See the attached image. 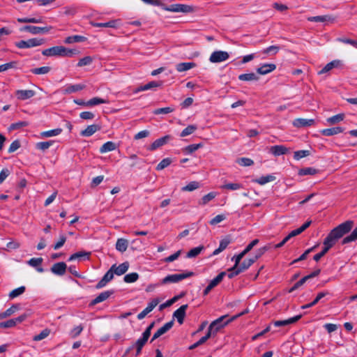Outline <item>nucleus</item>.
Returning a JSON list of instances; mask_svg holds the SVG:
<instances>
[{
  "label": "nucleus",
  "mask_w": 357,
  "mask_h": 357,
  "mask_svg": "<svg viewBox=\"0 0 357 357\" xmlns=\"http://www.w3.org/2000/svg\"><path fill=\"white\" fill-rule=\"evenodd\" d=\"M354 225V222L353 220H347L333 228L324 240V247L323 250L319 253L316 254L313 257V259L319 261L341 238L351 231Z\"/></svg>",
  "instance_id": "obj_1"
},
{
  "label": "nucleus",
  "mask_w": 357,
  "mask_h": 357,
  "mask_svg": "<svg viewBox=\"0 0 357 357\" xmlns=\"http://www.w3.org/2000/svg\"><path fill=\"white\" fill-rule=\"evenodd\" d=\"M227 317L228 315H223L211 323L208 326V331L212 333L211 336H215L220 329L232 321H229V319L226 321H223L224 319Z\"/></svg>",
  "instance_id": "obj_2"
},
{
  "label": "nucleus",
  "mask_w": 357,
  "mask_h": 357,
  "mask_svg": "<svg viewBox=\"0 0 357 357\" xmlns=\"http://www.w3.org/2000/svg\"><path fill=\"white\" fill-rule=\"evenodd\" d=\"M195 275L194 272L188 271L181 274L168 275L161 280V284H166L168 283H176L182 280L192 277Z\"/></svg>",
  "instance_id": "obj_3"
},
{
  "label": "nucleus",
  "mask_w": 357,
  "mask_h": 357,
  "mask_svg": "<svg viewBox=\"0 0 357 357\" xmlns=\"http://www.w3.org/2000/svg\"><path fill=\"white\" fill-rule=\"evenodd\" d=\"M43 38H31L28 40H20L15 43V46L20 49L30 48L36 46H40L45 43Z\"/></svg>",
  "instance_id": "obj_4"
},
{
  "label": "nucleus",
  "mask_w": 357,
  "mask_h": 357,
  "mask_svg": "<svg viewBox=\"0 0 357 357\" xmlns=\"http://www.w3.org/2000/svg\"><path fill=\"white\" fill-rule=\"evenodd\" d=\"M163 9L168 11L175 12V13H191L193 11V7L191 6L185 5V4H172L169 6H165Z\"/></svg>",
  "instance_id": "obj_5"
},
{
  "label": "nucleus",
  "mask_w": 357,
  "mask_h": 357,
  "mask_svg": "<svg viewBox=\"0 0 357 357\" xmlns=\"http://www.w3.org/2000/svg\"><path fill=\"white\" fill-rule=\"evenodd\" d=\"M52 29V26H44V27H39L36 26H32V25H26L20 28V31H28L32 34L36 35L40 33H48L51 29Z\"/></svg>",
  "instance_id": "obj_6"
},
{
  "label": "nucleus",
  "mask_w": 357,
  "mask_h": 357,
  "mask_svg": "<svg viewBox=\"0 0 357 357\" xmlns=\"http://www.w3.org/2000/svg\"><path fill=\"white\" fill-rule=\"evenodd\" d=\"M65 51L63 46H54L43 50L42 54L46 56H63Z\"/></svg>",
  "instance_id": "obj_7"
},
{
  "label": "nucleus",
  "mask_w": 357,
  "mask_h": 357,
  "mask_svg": "<svg viewBox=\"0 0 357 357\" xmlns=\"http://www.w3.org/2000/svg\"><path fill=\"white\" fill-rule=\"evenodd\" d=\"M229 57V54L227 52L225 51H215L213 52L209 58V61L211 63H220L227 60Z\"/></svg>",
  "instance_id": "obj_8"
},
{
  "label": "nucleus",
  "mask_w": 357,
  "mask_h": 357,
  "mask_svg": "<svg viewBox=\"0 0 357 357\" xmlns=\"http://www.w3.org/2000/svg\"><path fill=\"white\" fill-rule=\"evenodd\" d=\"M114 289H109L103 292H101L98 296H96L94 299H93L90 303L89 306H94L96 304L103 302L108 299L112 295L114 294Z\"/></svg>",
  "instance_id": "obj_9"
},
{
  "label": "nucleus",
  "mask_w": 357,
  "mask_h": 357,
  "mask_svg": "<svg viewBox=\"0 0 357 357\" xmlns=\"http://www.w3.org/2000/svg\"><path fill=\"white\" fill-rule=\"evenodd\" d=\"M172 139V137L169 135H167L162 137H160L156 140H155L151 146L148 148L149 151H153L157 149L158 148L161 147L162 146L167 144L170 139Z\"/></svg>",
  "instance_id": "obj_10"
},
{
  "label": "nucleus",
  "mask_w": 357,
  "mask_h": 357,
  "mask_svg": "<svg viewBox=\"0 0 357 357\" xmlns=\"http://www.w3.org/2000/svg\"><path fill=\"white\" fill-rule=\"evenodd\" d=\"M188 308V305L185 304L181 305L178 309H177L173 314V317L177 319V321L182 324L184 321V319L186 314V310Z\"/></svg>",
  "instance_id": "obj_11"
},
{
  "label": "nucleus",
  "mask_w": 357,
  "mask_h": 357,
  "mask_svg": "<svg viewBox=\"0 0 357 357\" xmlns=\"http://www.w3.org/2000/svg\"><path fill=\"white\" fill-rule=\"evenodd\" d=\"M160 300L158 298H154L153 299L148 305V306L142 311L139 314H137V319H144L147 314L151 312L159 303Z\"/></svg>",
  "instance_id": "obj_12"
},
{
  "label": "nucleus",
  "mask_w": 357,
  "mask_h": 357,
  "mask_svg": "<svg viewBox=\"0 0 357 357\" xmlns=\"http://www.w3.org/2000/svg\"><path fill=\"white\" fill-rule=\"evenodd\" d=\"M66 264L62 261L54 264L50 270L54 274L62 276L66 273Z\"/></svg>",
  "instance_id": "obj_13"
},
{
  "label": "nucleus",
  "mask_w": 357,
  "mask_h": 357,
  "mask_svg": "<svg viewBox=\"0 0 357 357\" xmlns=\"http://www.w3.org/2000/svg\"><path fill=\"white\" fill-rule=\"evenodd\" d=\"M174 324V321L172 320L167 323H166L163 326L160 328L153 335L151 342H153L155 340L167 333L169 330H170Z\"/></svg>",
  "instance_id": "obj_14"
},
{
  "label": "nucleus",
  "mask_w": 357,
  "mask_h": 357,
  "mask_svg": "<svg viewBox=\"0 0 357 357\" xmlns=\"http://www.w3.org/2000/svg\"><path fill=\"white\" fill-rule=\"evenodd\" d=\"M130 266V264L128 261H125L119 266H116V264H113L111 266V269L112 271H114V273L116 275H123L125 273L127 272Z\"/></svg>",
  "instance_id": "obj_15"
},
{
  "label": "nucleus",
  "mask_w": 357,
  "mask_h": 357,
  "mask_svg": "<svg viewBox=\"0 0 357 357\" xmlns=\"http://www.w3.org/2000/svg\"><path fill=\"white\" fill-rule=\"evenodd\" d=\"M36 92L33 90H17L15 91V96L17 99L25 100L33 97Z\"/></svg>",
  "instance_id": "obj_16"
},
{
  "label": "nucleus",
  "mask_w": 357,
  "mask_h": 357,
  "mask_svg": "<svg viewBox=\"0 0 357 357\" xmlns=\"http://www.w3.org/2000/svg\"><path fill=\"white\" fill-rule=\"evenodd\" d=\"M308 21L310 22H334L336 20L335 17L332 15H320V16H314L310 17L307 18Z\"/></svg>",
  "instance_id": "obj_17"
},
{
  "label": "nucleus",
  "mask_w": 357,
  "mask_h": 357,
  "mask_svg": "<svg viewBox=\"0 0 357 357\" xmlns=\"http://www.w3.org/2000/svg\"><path fill=\"white\" fill-rule=\"evenodd\" d=\"M162 83L163 82L162 81H159V82L152 81V82H150L143 86H139L134 91V92L138 93L142 91H146V90L151 89L153 88L160 87L162 85Z\"/></svg>",
  "instance_id": "obj_18"
},
{
  "label": "nucleus",
  "mask_w": 357,
  "mask_h": 357,
  "mask_svg": "<svg viewBox=\"0 0 357 357\" xmlns=\"http://www.w3.org/2000/svg\"><path fill=\"white\" fill-rule=\"evenodd\" d=\"M314 119H296L293 121L294 126L296 128H304V127H308L311 126L314 124Z\"/></svg>",
  "instance_id": "obj_19"
},
{
  "label": "nucleus",
  "mask_w": 357,
  "mask_h": 357,
  "mask_svg": "<svg viewBox=\"0 0 357 357\" xmlns=\"http://www.w3.org/2000/svg\"><path fill=\"white\" fill-rule=\"evenodd\" d=\"M100 129V126L97 124H92L88 126L86 129L82 130L80 135L83 137H90Z\"/></svg>",
  "instance_id": "obj_20"
},
{
  "label": "nucleus",
  "mask_w": 357,
  "mask_h": 357,
  "mask_svg": "<svg viewBox=\"0 0 357 357\" xmlns=\"http://www.w3.org/2000/svg\"><path fill=\"white\" fill-rule=\"evenodd\" d=\"M302 317V314L296 315L294 317L289 318L286 320H279L274 321L273 324L275 326L280 327V326H284L289 324H294L296 321H298Z\"/></svg>",
  "instance_id": "obj_21"
},
{
  "label": "nucleus",
  "mask_w": 357,
  "mask_h": 357,
  "mask_svg": "<svg viewBox=\"0 0 357 357\" xmlns=\"http://www.w3.org/2000/svg\"><path fill=\"white\" fill-rule=\"evenodd\" d=\"M270 152L275 156H279L287 154L289 149L282 145H275L270 148Z\"/></svg>",
  "instance_id": "obj_22"
},
{
  "label": "nucleus",
  "mask_w": 357,
  "mask_h": 357,
  "mask_svg": "<svg viewBox=\"0 0 357 357\" xmlns=\"http://www.w3.org/2000/svg\"><path fill=\"white\" fill-rule=\"evenodd\" d=\"M276 68V65L274 63H265L257 69V73L260 75H266L273 72Z\"/></svg>",
  "instance_id": "obj_23"
},
{
  "label": "nucleus",
  "mask_w": 357,
  "mask_h": 357,
  "mask_svg": "<svg viewBox=\"0 0 357 357\" xmlns=\"http://www.w3.org/2000/svg\"><path fill=\"white\" fill-rule=\"evenodd\" d=\"M344 129L342 127L337 126L331 128L324 129L320 132L324 136H332L342 132Z\"/></svg>",
  "instance_id": "obj_24"
},
{
  "label": "nucleus",
  "mask_w": 357,
  "mask_h": 357,
  "mask_svg": "<svg viewBox=\"0 0 357 357\" xmlns=\"http://www.w3.org/2000/svg\"><path fill=\"white\" fill-rule=\"evenodd\" d=\"M230 243L231 239L229 236H226L222 239L220 242L219 247L213 251V255H217L225 250Z\"/></svg>",
  "instance_id": "obj_25"
},
{
  "label": "nucleus",
  "mask_w": 357,
  "mask_h": 357,
  "mask_svg": "<svg viewBox=\"0 0 357 357\" xmlns=\"http://www.w3.org/2000/svg\"><path fill=\"white\" fill-rule=\"evenodd\" d=\"M20 308V304H13L10 307L7 309L5 312L0 313V320L11 316L16 311L19 310Z\"/></svg>",
  "instance_id": "obj_26"
},
{
  "label": "nucleus",
  "mask_w": 357,
  "mask_h": 357,
  "mask_svg": "<svg viewBox=\"0 0 357 357\" xmlns=\"http://www.w3.org/2000/svg\"><path fill=\"white\" fill-rule=\"evenodd\" d=\"M43 258L38 257V258H31L27 261V264L30 265L31 266L36 268V270L40 272L43 273L44 271L43 268L40 266V265L43 263Z\"/></svg>",
  "instance_id": "obj_27"
},
{
  "label": "nucleus",
  "mask_w": 357,
  "mask_h": 357,
  "mask_svg": "<svg viewBox=\"0 0 357 357\" xmlns=\"http://www.w3.org/2000/svg\"><path fill=\"white\" fill-rule=\"evenodd\" d=\"M90 252H86L84 250L79 251L77 252H75L70 255V257L68 259V261H73L75 259H79L81 260L83 257H86V259H89V257L91 255Z\"/></svg>",
  "instance_id": "obj_28"
},
{
  "label": "nucleus",
  "mask_w": 357,
  "mask_h": 357,
  "mask_svg": "<svg viewBox=\"0 0 357 357\" xmlns=\"http://www.w3.org/2000/svg\"><path fill=\"white\" fill-rule=\"evenodd\" d=\"M196 66L194 62L179 63L176 65V69L178 72H184Z\"/></svg>",
  "instance_id": "obj_29"
},
{
  "label": "nucleus",
  "mask_w": 357,
  "mask_h": 357,
  "mask_svg": "<svg viewBox=\"0 0 357 357\" xmlns=\"http://www.w3.org/2000/svg\"><path fill=\"white\" fill-rule=\"evenodd\" d=\"M86 40H87V38L86 37H84V36H79V35H75V36H71L67 37L65 39L64 43H66V44H71V43H74L84 42Z\"/></svg>",
  "instance_id": "obj_30"
},
{
  "label": "nucleus",
  "mask_w": 357,
  "mask_h": 357,
  "mask_svg": "<svg viewBox=\"0 0 357 357\" xmlns=\"http://www.w3.org/2000/svg\"><path fill=\"white\" fill-rule=\"evenodd\" d=\"M85 88V86L83 84H75V85H69L64 90V94H69L72 93H75L79 91H81Z\"/></svg>",
  "instance_id": "obj_31"
},
{
  "label": "nucleus",
  "mask_w": 357,
  "mask_h": 357,
  "mask_svg": "<svg viewBox=\"0 0 357 357\" xmlns=\"http://www.w3.org/2000/svg\"><path fill=\"white\" fill-rule=\"evenodd\" d=\"M211 333H211L210 331H207L206 334L204 336H203L197 342H196L195 343H194L193 344L190 346L189 349L190 350L195 349L197 347L205 343L211 337Z\"/></svg>",
  "instance_id": "obj_32"
},
{
  "label": "nucleus",
  "mask_w": 357,
  "mask_h": 357,
  "mask_svg": "<svg viewBox=\"0 0 357 357\" xmlns=\"http://www.w3.org/2000/svg\"><path fill=\"white\" fill-rule=\"evenodd\" d=\"M255 261H256L253 257L246 259L238 266V268H239V270H241V273H243L247 269H248Z\"/></svg>",
  "instance_id": "obj_33"
},
{
  "label": "nucleus",
  "mask_w": 357,
  "mask_h": 357,
  "mask_svg": "<svg viewBox=\"0 0 357 357\" xmlns=\"http://www.w3.org/2000/svg\"><path fill=\"white\" fill-rule=\"evenodd\" d=\"M128 245V242L126 239L119 238L116 243V249L121 252H124L127 250Z\"/></svg>",
  "instance_id": "obj_34"
},
{
  "label": "nucleus",
  "mask_w": 357,
  "mask_h": 357,
  "mask_svg": "<svg viewBox=\"0 0 357 357\" xmlns=\"http://www.w3.org/2000/svg\"><path fill=\"white\" fill-rule=\"evenodd\" d=\"M340 63V61L338 60H334L328 63H327L319 72V74L321 75L324 73H326L331 70H332L333 68L337 67Z\"/></svg>",
  "instance_id": "obj_35"
},
{
  "label": "nucleus",
  "mask_w": 357,
  "mask_h": 357,
  "mask_svg": "<svg viewBox=\"0 0 357 357\" xmlns=\"http://www.w3.org/2000/svg\"><path fill=\"white\" fill-rule=\"evenodd\" d=\"M357 241V227L351 231V233L344 237L342 241V244H347L353 241Z\"/></svg>",
  "instance_id": "obj_36"
},
{
  "label": "nucleus",
  "mask_w": 357,
  "mask_h": 357,
  "mask_svg": "<svg viewBox=\"0 0 357 357\" xmlns=\"http://www.w3.org/2000/svg\"><path fill=\"white\" fill-rule=\"evenodd\" d=\"M116 149V144L113 142H107L105 143L100 149L101 153H106L108 151H114Z\"/></svg>",
  "instance_id": "obj_37"
},
{
  "label": "nucleus",
  "mask_w": 357,
  "mask_h": 357,
  "mask_svg": "<svg viewBox=\"0 0 357 357\" xmlns=\"http://www.w3.org/2000/svg\"><path fill=\"white\" fill-rule=\"evenodd\" d=\"M319 171L314 167H304L298 170L299 176L314 175Z\"/></svg>",
  "instance_id": "obj_38"
},
{
  "label": "nucleus",
  "mask_w": 357,
  "mask_h": 357,
  "mask_svg": "<svg viewBox=\"0 0 357 357\" xmlns=\"http://www.w3.org/2000/svg\"><path fill=\"white\" fill-rule=\"evenodd\" d=\"M118 20H110L107 22L100 23V22H91V25L94 27H116Z\"/></svg>",
  "instance_id": "obj_39"
},
{
  "label": "nucleus",
  "mask_w": 357,
  "mask_h": 357,
  "mask_svg": "<svg viewBox=\"0 0 357 357\" xmlns=\"http://www.w3.org/2000/svg\"><path fill=\"white\" fill-rule=\"evenodd\" d=\"M259 78L254 73L241 74L238 76V79L241 81H257Z\"/></svg>",
  "instance_id": "obj_40"
},
{
  "label": "nucleus",
  "mask_w": 357,
  "mask_h": 357,
  "mask_svg": "<svg viewBox=\"0 0 357 357\" xmlns=\"http://www.w3.org/2000/svg\"><path fill=\"white\" fill-rule=\"evenodd\" d=\"M217 194L215 192H211L208 193L207 195H204L199 201V205H206L209 202L213 200Z\"/></svg>",
  "instance_id": "obj_41"
},
{
  "label": "nucleus",
  "mask_w": 357,
  "mask_h": 357,
  "mask_svg": "<svg viewBox=\"0 0 357 357\" xmlns=\"http://www.w3.org/2000/svg\"><path fill=\"white\" fill-rule=\"evenodd\" d=\"M147 341V340L141 337L134 343L135 348H136V356H138L141 353L143 347L146 344Z\"/></svg>",
  "instance_id": "obj_42"
},
{
  "label": "nucleus",
  "mask_w": 357,
  "mask_h": 357,
  "mask_svg": "<svg viewBox=\"0 0 357 357\" xmlns=\"http://www.w3.org/2000/svg\"><path fill=\"white\" fill-rule=\"evenodd\" d=\"M275 180V176L273 175H266L261 176L255 180V183H257L260 185H264L268 182L273 181Z\"/></svg>",
  "instance_id": "obj_43"
},
{
  "label": "nucleus",
  "mask_w": 357,
  "mask_h": 357,
  "mask_svg": "<svg viewBox=\"0 0 357 357\" xmlns=\"http://www.w3.org/2000/svg\"><path fill=\"white\" fill-rule=\"evenodd\" d=\"M107 101L99 97H95L86 101V107H92L100 104L107 103Z\"/></svg>",
  "instance_id": "obj_44"
},
{
  "label": "nucleus",
  "mask_w": 357,
  "mask_h": 357,
  "mask_svg": "<svg viewBox=\"0 0 357 357\" xmlns=\"http://www.w3.org/2000/svg\"><path fill=\"white\" fill-rule=\"evenodd\" d=\"M344 119V114H338L335 116H333L331 117H329L327 119V122L331 125L336 124L342 121H343Z\"/></svg>",
  "instance_id": "obj_45"
},
{
  "label": "nucleus",
  "mask_w": 357,
  "mask_h": 357,
  "mask_svg": "<svg viewBox=\"0 0 357 357\" xmlns=\"http://www.w3.org/2000/svg\"><path fill=\"white\" fill-rule=\"evenodd\" d=\"M51 70L50 66H43L40 68H32L31 72L35 75H44L48 73Z\"/></svg>",
  "instance_id": "obj_46"
},
{
  "label": "nucleus",
  "mask_w": 357,
  "mask_h": 357,
  "mask_svg": "<svg viewBox=\"0 0 357 357\" xmlns=\"http://www.w3.org/2000/svg\"><path fill=\"white\" fill-rule=\"evenodd\" d=\"M17 22L20 23H41L43 20L42 17H23L17 18Z\"/></svg>",
  "instance_id": "obj_47"
},
{
  "label": "nucleus",
  "mask_w": 357,
  "mask_h": 357,
  "mask_svg": "<svg viewBox=\"0 0 357 357\" xmlns=\"http://www.w3.org/2000/svg\"><path fill=\"white\" fill-rule=\"evenodd\" d=\"M61 132H62L61 128H56L54 130L43 132H41L40 135L43 137H50L52 136L59 135V134L61 133Z\"/></svg>",
  "instance_id": "obj_48"
},
{
  "label": "nucleus",
  "mask_w": 357,
  "mask_h": 357,
  "mask_svg": "<svg viewBox=\"0 0 357 357\" xmlns=\"http://www.w3.org/2000/svg\"><path fill=\"white\" fill-rule=\"evenodd\" d=\"M197 129V126L195 125H189L187 126L185 129L182 130V132L180 134L181 137H185L189 135L192 134Z\"/></svg>",
  "instance_id": "obj_49"
},
{
  "label": "nucleus",
  "mask_w": 357,
  "mask_h": 357,
  "mask_svg": "<svg viewBox=\"0 0 357 357\" xmlns=\"http://www.w3.org/2000/svg\"><path fill=\"white\" fill-rule=\"evenodd\" d=\"M53 143H54V141L40 142H38L36 144V147L37 149L45 151L47 149H48L50 147V146H52L53 144Z\"/></svg>",
  "instance_id": "obj_50"
},
{
  "label": "nucleus",
  "mask_w": 357,
  "mask_h": 357,
  "mask_svg": "<svg viewBox=\"0 0 357 357\" xmlns=\"http://www.w3.org/2000/svg\"><path fill=\"white\" fill-rule=\"evenodd\" d=\"M139 278V275L137 273H131L124 276L123 280L126 283H132L136 282Z\"/></svg>",
  "instance_id": "obj_51"
},
{
  "label": "nucleus",
  "mask_w": 357,
  "mask_h": 357,
  "mask_svg": "<svg viewBox=\"0 0 357 357\" xmlns=\"http://www.w3.org/2000/svg\"><path fill=\"white\" fill-rule=\"evenodd\" d=\"M18 62L16 61H10L2 65H0V73L6 71L10 68H17Z\"/></svg>",
  "instance_id": "obj_52"
},
{
  "label": "nucleus",
  "mask_w": 357,
  "mask_h": 357,
  "mask_svg": "<svg viewBox=\"0 0 357 357\" xmlns=\"http://www.w3.org/2000/svg\"><path fill=\"white\" fill-rule=\"evenodd\" d=\"M174 111V108L172 107H162V108H158L155 109L153 113L155 115H159V114H166L171 113Z\"/></svg>",
  "instance_id": "obj_53"
},
{
  "label": "nucleus",
  "mask_w": 357,
  "mask_h": 357,
  "mask_svg": "<svg viewBox=\"0 0 357 357\" xmlns=\"http://www.w3.org/2000/svg\"><path fill=\"white\" fill-rule=\"evenodd\" d=\"M25 290H26V288L24 286H22L17 289H15L10 292L9 297H10V298L13 299V298L22 294L25 291Z\"/></svg>",
  "instance_id": "obj_54"
},
{
  "label": "nucleus",
  "mask_w": 357,
  "mask_h": 357,
  "mask_svg": "<svg viewBox=\"0 0 357 357\" xmlns=\"http://www.w3.org/2000/svg\"><path fill=\"white\" fill-rule=\"evenodd\" d=\"M204 248L203 245L191 249L188 253H187V257L188 258H192L197 257L201 251Z\"/></svg>",
  "instance_id": "obj_55"
},
{
  "label": "nucleus",
  "mask_w": 357,
  "mask_h": 357,
  "mask_svg": "<svg viewBox=\"0 0 357 357\" xmlns=\"http://www.w3.org/2000/svg\"><path fill=\"white\" fill-rule=\"evenodd\" d=\"M172 160L171 158H164L163 160H162L160 163L157 165L156 167V169L158 171H160V170H162L163 169H165V167H168L171 163H172Z\"/></svg>",
  "instance_id": "obj_56"
},
{
  "label": "nucleus",
  "mask_w": 357,
  "mask_h": 357,
  "mask_svg": "<svg viewBox=\"0 0 357 357\" xmlns=\"http://www.w3.org/2000/svg\"><path fill=\"white\" fill-rule=\"evenodd\" d=\"M199 188V183L197 181H191L188 185L182 188V191H192Z\"/></svg>",
  "instance_id": "obj_57"
},
{
  "label": "nucleus",
  "mask_w": 357,
  "mask_h": 357,
  "mask_svg": "<svg viewBox=\"0 0 357 357\" xmlns=\"http://www.w3.org/2000/svg\"><path fill=\"white\" fill-rule=\"evenodd\" d=\"M50 333V330L45 328L39 334L35 335L33 338L34 341H40L47 337Z\"/></svg>",
  "instance_id": "obj_58"
},
{
  "label": "nucleus",
  "mask_w": 357,
  "mask_h": 357,
  "mask_svg": "<svg viewBox=\"0 0 357 357\" xmlns=\"http://www.w3.org/2000/svg\"><path fill=\"white\" fill-rule=\"evenodd\" d=\"M226 275V273L225 272H221L214 279H213L211 282H210V284L213 287H216L219 283H220L222 282V280H223L224 277Z\"/></svg>",
  "instance_id": "obj_59"
},
{
  "label": "nucleus",
  "mask_w": 357,
  "mask_h": 357,
  "mask_svg": "<svg viewBox=\"0 0 357 357\" xmlns=\"http://www.w3.org/2000/svg\"><path fill=\"white\" fill-rule=\"evenodd\" d=\"M310 152L307 150H301L294 152V158L295 160H300L303 158L310 155Z\"/></svg>",
  "instance_id": "obj_60"
},
{
  "label": "nucleus",
  "mask_w": 357,
  "mask_h": 357,
  "mask_svg": "<svg viewBox=\"0 0 357 357\" xmlns=\"http://www.w3.org/2000/svg\"><path fill=\"white\" fill-rule=\"evenodd\" d=\"M29 124V123L28 121H19L17 123H12L9 127V130H18V129H20L21 128L28 126Z\"/></svg>",
  "instance_id": "obj_61"
},
{
  "label": "nucleus",
  "mask_w": 357,
  "mask_h": 357,
  "mask_svg": "<svg viewBox=\"0 0 357 357\" xmlns=\"http://www.w3.org/2000/svg\"><path fill=\"white\" fill-rule=\"evenodd\" d=\"M270 245H266L258 249L255 253V255L253 257L255 260L257 261L259 258H260L267 250L270 249Z\"/></svg>",
  "instance_id": "obj_62"
},
{
  "label": "nucleus",
  "mask_w": 357,
  "mask_h": 357,
  "mask_svg": "<svg viewBox=\"0 0 357 357\" xmlns=\"http://www.w3.org/2000/svg\"><path fill=\"white\" fill-rule=\"evenodd\" d=\"M280 50V47L277 45H271L264 49L262 52L265 54H271L273 55L276 54Z\"/></svg>",
  "instance_id": "obj_63"
},
{
  "label": "nucleus",
  "mask_w": 357,
  "mask_h": 357,
  "mask_svg": "<svg viewBox=\"0 0 357 357\" xmlns=\"http://www.w3.org/2000/svg\"><path fill=\"white\" fill-rule=\"evenodd\" d=\"M92 61H93L92 57L90 56H86L79 59L77 66L79 67L88 66V65H90L92 63Z\"/></svg>",
  "instance_id": "obj_64"
}]
</instances>
